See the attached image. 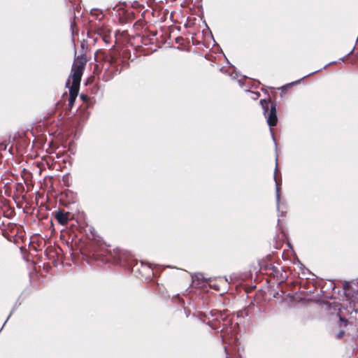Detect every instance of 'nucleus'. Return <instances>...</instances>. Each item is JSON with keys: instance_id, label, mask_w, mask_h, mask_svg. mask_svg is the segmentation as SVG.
<instances>
[{"instance_id": "nucleus-9", "label": "nucleus", "mask_w": 358, "mask_h": 358, "mask_svg": "<svg viewBox=\"0 0 358 358\" xmlns=\"http://www.w3.org/2000/svg\"><path fill=\"white\" fill-rule=\"evenodd\" d=\"M250 94L252 95L251 98L253 99H257L259 97V94L257 93L250 92Z\"/></svg>"}, {"instance_id": "nucleus-12", "label": "nucleus", "mask_w": 358, "mask_h": 358, "mask_svg": "<svg viewBox=\"0 0 358 358\" xmlns=\"http://www.w3.org/2000/svg\"><path fill=\"white\" fill-rule=\"evenodd\" d=\"M66 85H69V80H68V82L66 83Z\"/></svg>"}, {"instance_id": "nucleus-7", "label": "nucleus", "mask_w": 358, "mask_h": 358, "mask_svg": "<svg viewBox=\"0 0 358 358\" xmlns=\"http://www.w3.org/2000/svg\"><path fill=\"white\" fill-rule=\"evenodd\" d=\"M339 321H340V325L341 326H347L348 324V320L346 319H344L343 317H341V316H339Z\"/></svg>"}, {"instance_id": "nucleus-6", "label": "nucleus", "mask_w": 358, "mask_h": 358, "mask_svg": "<svg viewBox=\"0 0 358 358\" xmlns=\"http://www.w3.org/2000/svg\"><path fill=\"white\" fill-rule=\"evenodd\" d=\"M274 179L275 180V192H276V202H277V208L279 210V203H280V183L276 180L275 175L274 176Z\"/></svg>"}, {"instance_id": "nucleus-8", "label": "nucleus", "mask_w": 358, "mask_h": 358, "mask_svg": "<svg viewBox=\"0 0 358 358\" xmlns=\"http://www.w3.org/2000/svg\"><path fill=\"white\" fill-rule=\"evenodd\" d=\"M76 97L77 96H69V105L72 106L74 103V101H75Z\"/></svg>"}, {"instance_id": "nucleus-5", "label": "nucleus", "mask_w": 358, "mask_h": 358, "mask_svg": "<svg viewBox=\"0 0 358 358\" xmlns=\"http://www.w3.org/2000/svg\"><path fill=\"white\" fill-rule=\"evenodd\" d=\"M80 85H75L74 83H72L71 87H69V96H77L78 93Z\"/></svg>"}, {"instance_id": "nucleus-4", "label": "nucleus", "mask_w": 358, "mask_h": 358, "mask_svg": "<svg viewBox=\"0 0 358 358\" xmlns=\"http://www.w3.org/2000/svg\"><path fill=\"white\" fill-rule=\"evenodd\" d=\"M115 62H116L115 58L113 57V56H109L108 57H107L106 59L105 64H107L108 63V64L110 65V69H108V71H112L114 72L117 71V67L115 65Z\"/></svg>"}, {"instance_id": "nucleus-11", "label": "nucleus", "mask_w": 358, "mask_h": 358, "mask_svg": "<svg viewBox=\"0 0 358 358\" xmlns=\"http://www.w3.org/2000/svg\"><path fill=\"white\" fill-rule=\"evenodd\" d=\"M272 137H273V141H275V137L273 136V134H272Z\"/></svg>"}, {"instance_id": "nucleus-3", "label": "nucleus", "mask_w": 358, "mask_h": 358, "mask_svg": "<svg viewBox=\"0 0 358 358\" xmlns=\"http://www.w3.org/2000/svg\"><path fill=\"white\" fill-rule=\"evenodd\" d=\"M69 213L57 210L55 212V217L61 225H66L69 220Z\"/></svg>"}, {"instance_id": "nucleus-2", "label": "nucleus", "mask_w": 358, "mask_h": 358, "mask_svg": "<svg viewBox=\"0 0 358 358\" xmlns=\"http://www.w3.org/2000/svg\"><path fill=\"white\" fill-rule=\"evenodd\" d=\"M260 105L264 110V114L266 118V122L269 127L271 128L274 127L277 124L278 117H277V109L275 105L272 103L271 105V108L269 112H268V102L265 99L260 100Z\"/></svg>"}, {"instance_id": "nucleus-13", "label": "nucleus", "mask_w": 358, "mask_h": 358, "mask_svg": "<svg viewBox=\"0 0 358 358\" xmlns=\"http://www.w3.org/2000/svg\"><path fill=\"white\" fill-rule=\"evenodd\" d=\"M277 170H278V168H277V166H276V167H275V172L277 171Z\"/></svg>"}, {"instance_id": "nucleus-10", "label": "nucleus", "mask_w": 358, "mask_h": 358, "mask_svg": "<svg viewBox=\"0 0 358 358\" xmlns=\"http://www.w3.org/2000/svg\"><path fill=\"white\" fill-rule=\"evenodd\" d=\"M344 333L343 331H341L339 334H338V338H342L343 336Z\"/></svg>"}, {"instance_id": "nucleus-1", "label": "nucleus", "mask_w": 358, "mask_h": 358, "mask_svg": "<svg viewBox=\"0 0 358 358\" xmlns=\"http://www.w3.org/2000/svg\"><path fill=\"white\" fill-rule=\"evenodd\" d=\"M87 60L84 55L78 57L77 62L73 65L71 70L72 83L80 85L81 77L86 64Z\"/></svg>"}]
</instances>
